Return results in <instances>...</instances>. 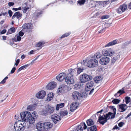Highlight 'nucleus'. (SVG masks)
<instances>
[{
	"label": "nucleus",
	"instance_id": "nucleus-1",
	"mask_svg": "<svg viewBox=\"0 0 131 131\" xmlns=\"http://www.w3.org/2000/svg\"><path fill=\"white\" fill-rule=\"evenodd\" d=\"M69 73L68 74L65 81L68 84H72L74 82L73 76L76 75V71L74 69H72L69 70Z\"/></svg>",
	"mask_w": 131,
	"mask_h": 131
},
{
	"label": "nucleus",
	"instance_id": "nucleus-2",
	"mask_svg": "<svg viewBox=\"0 0 131 131\" xmlns=\"http://www.w3.org/2000/svg\"><path fill=\"white\" fill-rule=\"evenodd\" d=\"M25 126V123L23 122H16L14 125L15 129L16 131H23Z\"/></svg>",
	"mask_w": 131,
	"mask_h": 131
},
{
	"label": "nucleus",
	"instance_id": "nucleus-3",
	"mask_svg": "<svg viewBox=\"0 0 131 131\" xmlns=\"http://www.w3.org/2000/svg\"><path fill=\"white\" fill-rule=\"evenodd\" d=\"M92 77L86 74H84L80 75L79 79L81 82L84 83L88 80L92 79Z\"/></svg>",
	"mask_w": 131,
	"mask_h": 131
},
{
	"label": "nucleus",
	"instance_id": "nucleus-4",
	"mask_svg": "<svg viewBox=\"0 0 131 131\" xmlns=\"http://www.w3.org/2000/svg\"><path fill=\"white\" fill-rule=\"evenodd\" d=\"M20 117L23 121H26L31 115L30 113L29 112H22L20 114Z\"/></svg>",
	"mask_w": 131,
	"mask_h": 131
},
{
	"label": "nucleus",
	"instance_id": "nucleus-5",
	"mask_svg": "<svg viewBox=\"0 0 131 131\" xmlns=\"http://www.w3.org/2000/svg\"><path fill=\"white\" fill-rule=\"evenodd\" d=\"M98 64V62L97 60L92 59L88 61L86 65L89 67L93 68L97 66Z\"/></svg>",
	"mask_w": 131,
	"mask_h": 131
},
{
	"label": "nucleus",
	"instance_id": "nucleus-6",
	"mask_svg": "<svg viewBox=\"0 0 131 131\" xmlns=\"http://www.w3.org/2000/svg\"><path fill=\"white\" fill-rule=\"evenodd\" d=\"M114 50L112 48L104 49L102 52V54L104 56H111L114 54Z\"/></svg>",
	"mask_w": 131,
	"mask_h": 131
},
{
	"label": "nucleus",
	"instance_id": "nucleus-7",
	"mask_svg": "<svg viewBox=\"0 0 131 131\" xmlns=\"http://www.w3.org/2000/svg\"><path fill=\"white\" fill-rule=\"evenodd\" d=\"M127 5L124 4L119 6V7L116 9V12L118 14H122L127 9Z\"/></svg>",
	"mask_w": 131,
	"mask_h": 131
},
{
	"label": "nucleus",
	"instance_id": "nucleus-8",
	"mask_svg": "<svg viewBox=\"0 0 131 131\" xmlns=\"http://www.w3.org/2000/svg\"><path fill=\"white\" fill-rule=\"evenodd\" d=\"M110 59L109 57L104 56L102 57L100 60V63L102 65H105L109 62Z\"/></svg>",
	"mask_w": 131,
	"mask_h": 131
},
{
	"label": "nucleus",
	"instance_id": "nucleus-9",
	"mask_svg": "<svg viewBox=\"0 0 131 131\" xmlns=\"http://www.w3.org/2000/svg\"><path fill=\"white\" fill-rule=\"evenodd\" d=\"M72 96L73 99L76 101L80 100L81 98L83 97L81 93H79L77 91H74L72 93Z\"/></svg>",
	"mask_w": 131,
	"mask_h": 131
},
{
	"label": "nucleus",
	"instance_id": "nucleus-10",
	"mask_svg": "<svg viewBox=\"0 0 131 131\" xmlns=\"http://www.w3.org/2000/svg\"><path fill=\"white\" fill-rule=\"evenodd\" d=\"M67 75L64 73H61L56 77V78L58 81L61 82L66 79Z\"/></svg>",
	"mask_w": 131,
	"mask_h": 131
},
{
	"label": "nucleus",
	"instance_id": "nucleus-11",
	"mask_svg": "<svg viewBox=\"0 0 131 131\" xmlns=\"http://www.w3.org/2000/svg\"><path fill=\"white\" fill-rule=\"evenodd\" d=\"M51 119L55 124H56L57 122L61 120L60 116L57 114H54L51 116Z\"/></svg>",
	"mask_w": 131,
	"mask_h": 131
},
{
	"label": "nucleus",
	"instance_id": "nucleus-12",
	"mask_svg": "<svg viewBox=\"0 0 131 131\" xmlns=\"http://www.w3.org/2000/svg\"><path fill=\"white\" fill-rule=\"evenodd\" d=\"M54 110V108L53 107L49 105H47L45 107V111L46 113L51 114L53 113Z\"/></svg>",
	"mask_w": 131,
	"mask_h": 131
},
{
	"label": "nucleus",
	"instance_id": "nucleus-13",
	"mask_svg": "<svg viewBox=\"0 0 131 131\" xmlns=\"http://www.w3.org/2000/svg\"><path fill=\"white\" fill-rule=\"evenodd\" d=\"M107 121L105 115H104L103 116L100 115L99 117L98 121L102 125H103Z\"/></svg>",
	"mask_w": 131,
	"mask_h": 131
},
{
	"label": "nucleus",
	"instance_id": "nucleus-14",
	"mask_svg": "<svg viewBox=\"0 0 131 131\" xmlns=\"http://www.w3.org/2000/svg\"><path fill=\"white\" fill-rule=\"evenodd\" d=\"M79 106L78 103L74 102L72 103L70 106V110L72 112H73Z\"/></svg>",
	"mask_w": 131,
	"mask_h": 131
},
{
	"label": "nucleus",
	"instance_id": "nucleus-15",
	"mask_svg": "<svg viewBox=\"0 0 131 131\" xmlns=\"http://www.w3.org/2000/svg\"><path fill=\"white\" fill-rule=\"evenodd\" d=\"M46 95V92L44 91H41L36 94V97L38 99H42Z\"/></svg>",
	"mask_w": 131,
	"mask_h": 131
},
{
	"label": "nucleus",
	"instance_id": "nucleus-16",
	"mask_svg": "<svg viewBox=\"0 0 131 131\" xmlns=\"http://www.w3.org/2000/svg\"><path fill=\"white\" fill-rule=\"evenodd\" d=\"M56 86V84L54 82H52L49 83L46 86L47 89L52 90L55 88Z\"/></svg>",
	"mask_w": 131,
	"mask_h": 131
},
{
	"label": "nucleus",
	"instance_id": "nucleus-17",
	"mask_svg": "<svg viewBox=\"0 0 131 131\" xmlns=\"http://www.w3.org/2000/svg\"><path fill=\"white\" fill-rule=\"evenodd\" d=\"M53 124L49 122L44 123L43 128L46 130H49L52 127Z\"/></svg>",
	"mask_w": 131,
	"mask_h": 131
},
{
	"label": "nucleus",
	"instance_id": "nucleus-18",
	"mask_svg": "<svg viewBox=\"0 0 131 131\" xmlns=\"http://www.w3.org/2000/svg\"><path fill=\"white\" fill-rule=\"evenodd\" d=\"M127 108V106L126 104H122L119 105L118 110L119 112H123L125 111Z\"/></svg>",
	"mask_w": 131,
	"mask_h": 131
},
{
	"label": "nucleus",
	"instance_id": "nucleus-19",
	"mask_svg": "<svg viewBox=\"0 0 131 131\" xmlns=\"http://www.w3.org/2000/svg\"><path fill=\"white\" fill-rule=\"evenodd\" d=\"M67 87L66 85H60L57 90V92L58 93H61L65 91L67 89Z\"/></svg>",
	"mask_w": 131,
	"mask_h": 131
},
{
	"label": "nucleus",
	"instance_id": "nucleus-20",
	"mask_svg": "<svg viewBox=\"0 0 131 131\" xmlns=\"http://www.w3.org/2000/svg\"><path fill=\"white\" fill-rule=\"evenodd\" d=\"M22 16V14L19 12H17L14 14L12 16V19H13L16 17L17 19H20Z\"/></svg>",
	"mask_w": 131,
	"mask_h": 131
},
{
	"label": "nucleus",
	"instance_id": "nucleus-21",
	"mask_svg": "<svg viewBox=\"0 0 131 131\" xmlns=\"http://www.w3.org/2000/svg\"><path fill=\"white\" fill-rule=\"evenodd\" d=\"M94 83L92 81H90L88 83L86 84V90L88 91L89 90H88L87 89H91Z\"/></svg>",
	"mask_w": 131,
	"mask_h": 131
},
{
	"label": "nucleus",
	"instance_id": "nucleus-22",
	"mask_svg": "<svg viewBox=\"0 0 131 131\" xmlns=\"http://www.w3.org/2000/svg\"><path fill=\"white\" fill-rule=\"evenodd\" d=\"M23 27L25 29H31L32 28V25L31 23L25 24L23 25Z\"/></svg>",
	"mask_w": 131,
	"mask_h": 131
},
{
	"label": "nucleus",
	"instance_id": "nucleus-23",
	"mask_svg": "<svg viewBox=\"0 0 131 131\" xmlns=\"http://www.w3.org/2000/svg\"><path fill=\"white\" fill-rule=\"evenodd\" d=\"M117 42L118 41L117 40H113V41L110 42L108 43L105 46V47H106L113 45L116 44L117 43Z\"/></svg>",
	"mask_w": 131,
	"mask_h": 131
},
{
	"label": "nucleus",
	"instance_id": "nucleus-24",
	"mask_svg": "<svg viewBox=\"0 0 131 131\" xmlns=\"http://www.w3.org/2000/svg\"><path fill=\"white\" fill-rule=\"evenodd\" d=\"M44 123L42 122H39L37 124L36 127L38 129L40 130L42 128H43Z\"/></svg>",
	"mask_w": 131,
	"mask_h": 131
},
{
	"label": "nucleus",
	"instance_id": "nucleus-25",
	"mask_svg": "<svg viewBox=\"0 0 131 131\" xmlns=\"http://www.w3.org/2000/svg\"><path fill=\"white\" fill-rule=\"evenodd\" d=\"M53 97V95L52 93H49L47 96V97L46 101H49L52 100Z\"/></svg>",
	"mask_w": 131,
	"mask_h": 131
},
{
	"label": "nucleus",
	"instance_id": "nucleus-26",
	"mask_svg": "<svg viewBox=\"0 0 131 131\" xmlns=\"http://www.w3.org/2000/svg\"><path fill=\"white\" fill-rule=\"evenodd\" d=\"M35 118L34 117L31 116L28 118V120H27L26 121L28 122L30 124H31L35 123Z\"/></svg>",
	"mask_w": 131,
	"mask_h": 131
},
{
	"label": "nucleus",
	"instance_id": "nucleus-27",
	"mask_svg": "<svg viewBox=\"0 0 131 131\" xmlns=\"http://www.w3.org/2000/svg\"><path fill=\"white\" fill-rule=\"evenodd\" d=\"M36 105L35 104L30 105L27 107V110L28 111H32L35 109Z\"/></svg>",
	"mask_w": 131,
	"mask_h": 131
},
{
	"label": "nucleus",
	"instance_id": "nucleus-28",
	"mask_svg": "<svg viewBox=\"0 0 131 131\" xmlns=\"http://www.w3.org/2000/svg\"><path fill=\"white\" fill-rule=\"evenodd\" d=\"M113 115V113L111 112H109L108 113L106 114L105 115V116L106 118L107 121L110 119H112L113 118H111L112 115Z\"/></svg>",
	"mask_w": 131,
	"mask_h": 131
},
{
	"label": "nucleus",
	"instance_id": "nucleus-29",
	"mask_svg": "<svg viewBox=\"0 0 131 131\" xmlns=\"http://www.w3.org/2000/svg\"><path fill=\"white\" fill-rule=\"evenodd\" d=\"M116 56L115 55V56L112 59V62L114 63L115 62L116 60L119 58L120 55L118 53L116 54Z\"/></svg>",
	"mask_w": 131,
	"mask_h": 131
},
{
	"label": "nucleus",
	"instance_id": "nucleus-30",
	"mask_svg": "<svg viewBox=\"0 0 131 131\" xmlns=\"http://www.w3.org/2000/svg\"><path fill=\"white\" fill-rule=\"evenodd\" d=\"M88 131H96L97 129L96 126L94 125L88 128Z\"/></svg>",
	"mask_w": 131,
	"mask_h": 131
},
{
	"label": "nucleus",
	"instance_id": "nucleus-31",
	"mask_svg": "<svg viewBox=\"0 0 131 131\" xmlns=\"http://www.w3.org/2000/svg\"><path fill=\"white\" fill-rule=\"evenodd\" d=\"M86 123L88 126L93 125L94 124V122L92 119H89L87 120Z\"/></svg>",
	"mask_w": 131,
	"mask_h": 131
},
{
	"label": "nucleus",
	"instance_id": "nucleus-32",
	"mask_svg": "<svg viewBox=\"0 0 131 131\" xmlns=\"http://www.w3.org/2000/svg\"><path fill=\"white\" fill-rule=\"evenodd\" d=\"M68 113V112L67 111L64 110L60 112V115L62 117L67 115Z\"/></svg>",
	"mask_w": 131,
	"mask_h": 131
},
{
	"label": "nucleus",
	"instance_id": "nucleus-33",
	"mask_svg": "<svg viewBox=\"0 0 131 131\" xmlns=\"http://www.w3.org/2000/svg\"><path fill=\"white\" fill-rule=\"evenodd\" d=\"M74 129V131H82L83 130L82 127L81 125L76 126Z\"/></svg>",
	"mask_w": 131,
	"mask_h": 131
},
{
	"label": "nucleus",
	"instance_id": "nucleus-34",
	"mask_svg": "<svg viewBox=\"0 0 131 131\" xmlns=\"http://www.w3.org/2000/svg\"><path fill=\"white\" fill-rule=\"evenodd\" d=\"M64 105V103H61L57 104L56 109L57 110H58L60 108L63 107Z\"/></svg>",
	"mask_w": 131,
	"mask_h": 131
},
{
	"label": "nucleus",
	"instance_id": "nucleus-35",
	"mask_svg": "<svg viewBox=\"0 0 131 131\" xmlns=\"http://www.w3.org/2000/svg\"><path fill=\"white\" fill-rule=\"evenodd\" d=\"M15 28L13 27L11 28L10 29H9L7 34H10L12 33L13 32H15Z\"/></svg>",
	"mask_w": 131,
	"mask_h": 131
},
{
	"label": "nucleus",
	"instance_id": "nucleus-36",
	"mask_svg": "<svg viewBox=\"0 0 131 131\" xmlns=\"http://www.w3.org/2000/svg\"><path fill=\"white\" fill-rule=\"evenodd\" d=\"M112 108L113 109L114 112L113 113V115H112L111 118H114L115 117L116 114V109L114 106H112Z\"/></svg>",
	"mask_w": 131,
	"mask_h": 131
},
{
	"label": "nucleus",
	"instance_id": "nucleus-37",
	"mask_svg": "<svg viewBox=\"0 0 131 131\" xmlns=\"http://www.w3.org/2000/svg\"><path fill=\"white\" fill-rule=\"evenodd\" d=\"M101 54L100 52H98L96 53L93 56L94 58L96 57V58H100L101 57Z\"/></svg>",
	"mask_w": 131,
	"mask_h": 131
},
{
	"label": "nucleus",
	"instance_id": "nucleus-38",
	"mask_svg": "<svg viewBox=\"0 0 131 131\" xmlns=\"http://www.w3.org/2000/svg\"><path fill=\"white\" fill-rule=\"evenodd\" d=\"M130 101H131V100H130V97L127 96L125 97V102L126 104H128Z\"/></svg>",
	"mask_w": 131,
	"mask_h": 131
},
{
	"label": "nucleus",
	"instance_id": "nucleus-39",
	"mask_svg": "<svg viewBox=\"0 0 131 131\" xmlns=\"http://www.w3.org/2000/svg\"><path fill=\"white\" fill-rule=\"evenodd\" d=\"M112 102L115 104H117L120 102V100L117 99H115L112 101Z\"/></svg>",
	"mask_w": 131,
	"mask_h": 131
},
{
	"label": "nucleus",
	"instance_id": "nucleus-40",
	"mask_svg": "<svg viewBox=\"0 0 131 131\" xmlns=\"http://www.w3.org/2000/svg\"><path fill=\"white\" fill-rule=\"evenodd\" d=\"M86 60H83V61H82L80 63H79L77 64L78 66L80 64H81L82 67H83V66L85 65V64L86 63Z\"/></svg>",
	"mask_w": 131,
	"mask_h": 131
},
{
	"label": "nucleus",
	"instance_id": "nucleus-41",
	"mask_svg": "<svg viewBox=\"0 0 131 131\" xmlns=\"http://www.w3.org/2000/svg\"><path fill=\"white\" fill-rule=\"evenodd\" d=\"M45 43V42H38V43H37L36 45V47H40L42 45H43Z\"/></svg>",
	"mask_w": 131,
	"mask_h": 131
},
{
	"label": "nucleus",
	"instance_id": "nucleus-42",
	"mask_svg": "<svg viewBox=\"0 0 131 131\" xmlns=\"http://www.w3.org/2000/svg\"><path fill=\"white\" fill-rule=\"evenodd\" d=\"M85 2V0H79L78 2L79 4L80 5H83Z\"/></svg>",
	"mask_w": 131,
	"mask_h": 131
},
{
	"label": "nucleus",
	"instance_id": "nucleus-43",
	"mask_svg": "<svg viewBox=\"0 0 131 131\" xmlns=\"http://www.w3.org/2000/svg\"><path fill=\"white\" fill-rule=\"evenodd\" d=\"M70 34V32H68L64 34L60 38H62L65 37H66L69 36Z\"/></svg>",
	"mask_w": 131,
	"mask_h": 131
},
{
	"label": "nucleus",
	"instance_id": "nucleus-44",
	"mask_svg": "<svg viewBox=\"0 0 131 131\" xmlns=\"http://www.w3.org/2000/svg\"><path fill=\"white\" fill-rule=\"evenodd\" d=\"M101 77H97L95 79V80L96 83H97L101 80Z\"/></svg>",
	"mask_w": 131,
	"mask_h": 131
},
{
	"label": "nucleus",
	"instance_id": "nucleus-45",
	"mask_svg": "<svg viewBox=\"0 0 131 131\" xmlns=\"http://www.w3.org/2000/svg\"><path fill=\"white\" fill-rule=\"evenodd\" d=\"M83 69H81L80 68H79L77 70V74H76V75H77L79 74L80 73L83 71Z\"/></svg>",
	"mask_w": 131,
	"mask_h": 131
},
{
	"label": "nucleus",
	"instance_id": "nucleus-46",
	"mask_svg": "<svg viewBox=\"0 0 131 131\" xmlns=\"http://www.w3.org/2000/svg\"><path fill=\"white\" fill-rule=\"evenodd\" d=\"M15 39H17V40L16 41H20L21 40V37L20 36H19L17 35H16L15 36Z\"/></svg>",
	"mask_w": 131,
	"mask_h": 131
},
{
	"label": "nucleus",
	"instance_id": "nucleus-47",
	"mask_svg": "<svg viewBox=\"0 0 131 131\" xmlns=\"http://www.w3.org/2000/svg\"><path fill=\"white\" fill-rule=\"evenodd\" d=\"M8 78V77H6L2 81L0 82V84H3L6 81V80H7Z\"/></svg>",
	"mask_w": 131,
	"mask_h": 131
},
{
	"label": "nucleus",
	"instance_id": "nucleus-48",
	"mask_svg": "<svg viewBox=\"0 0 131 131\" xmlns=\"http://www.w3.org/2000/svg\"><path fill=\"white\" fill-rule=\"evenodd\" d=\"M109 18V16L108 15H104L102 16L101 17L102 19H106L108 18Z\"/></svg>",
	"mask_w": 131,
	"mask_h": 131
},
{
	"label": "nucleus",
	"instance_id": "nucleus-49",
	"mask_svg": "<svg viewBox=\"0 0 131 131\" xmlns=\"http://www.w3.org/2000/svg\"><path fill=\"white\" fill-rule=\"evenodd\" d=\"M31 116H32L33 117H34V118H36V113L35 112H33L32 113L31 115Z\"/></svg>",
	"mask_w": 131,
	"mask_h": 131
},
{
	"label": "nucleus",
	"instance_id": "nucleus-50",
	"mask_svg": "<svg viewBox=\"0 0 131 131\" xmlns=\"http://www.w3.org/2000/svg\"><path fill=\"white\" fill-rule=\"evenodd\" d=\"M21 7H20L18 8H13V10H15V11H16L17 10H20L21 9Z\"/></svg>",
	"mask_w": 131,
	"mask_h": 131
},
{
	"label": "nucleus",
	"instance_id": "nucleus-51",
	"mask_svg": "<svg viewBox=\"0 0 131 131\" xmlns=\"http://www.w3.org/2000/svg\"><path fill=\"white\" fill-rule=\"evenodd\" d=\"M29 66V64H26L24 65L23 66H22L21 67L22 68V69H24V68H26L27 67H28Z\"/></svg>",
	"mask_w": 131,
	"mask_h": 131
},
{
	"label": "nucleus",
	"instance_id": "nucleus-52",
	"mask_svg": "<svg viewBox=\"0 0 131 131\" xmlns=\"http://www.w3.org/2000/svg\"><path fill=\"white\" fill-rule=\"evenodd\" d=\"M20 60L19 59H18L16 60V61H15V65L17 66H18L19 62Z\"/></svg>",
	"mask_w": 131,
	"mask_h": 131
},
{
	"label": "nucleus",
	"instance_id": "nucleus-53",
	"mask_svg": "<svg viewBox=\"0 0 131 131\" xmlns=\"http://www.w3.org/2000/svg\"><path fill=\"white\" fill-rule=\"evenodd\" d=\"M120 128L117 125L115 126L113 128V130H114L115 129L119 130Z\"/></svg>",
	"mask_w": 131,
	"mask_h": 131
},
{
	"label": "nucleus",
	"instance_id": "nucleus-54",
	"mask_svg": "<svg viewBox=\"0 0 131 131\" xmlns=\"http://www.w3.org/2000/svg\"><path fill=\"white\" fill-rule=\"evenodd\" d=\"M15 70H16L15 68L14 67H13L11 71H10L11 73L13 74V73H14V72H15Z\"/></svg>",
	"mask_w": 131,
	"mask_h": 131
},
{
	"label": "nucleus",
	"instance_id": "nucleus-55",
	"mask_svg": "<svg viewBox=\"0 0 131 131\" xmlns=\"http://www.w3.org/2000/svg\"><path fill=\"white\" fill-rule=\"evenodd\" d=\"M8 13L9 15V16L10 17H11L13 14V13L12 11L10 10H9L8 11Z\"/></svg>",
	"mask_w": 131,
	"mask_h": 131
},
{
	"label": "nucleus",
	"instance_id": "nucleus-56",
	"mask_svg": "<svg viewBox=\"0 0 131 131\" xmlns=\"http://www.w3.org/2000/svg\"><path fill=\"white\" fill-rule=\"evenodd\" d=\"M24 34V33L23 32L21 31H20L18 33V36H22Z\"/></svg>",
	"mask_w": 131,
	"mask_h": 131
},
{
	"label": "nucleus",
	"instance_id": "nucleus-57",
	"mask_svg": "<svg viewBox=\"0 0 131 131\" xmlns=\"http://www.w3.org/2000/svg\"><path fill=\"white\" fill-rule=\"evenodd\" d=\"M118 92L119 93V94H120V95L125 92L124 91L122 90H120Z\"/></svg>",
	"mask_w": 131,
	"mask_h": 131
},
{
	"label": "nucleus",
	"instance_id": "nucleus-58",
	"mask_svg": "<svg viewBox=\"0 0 131 131\" xmlns=\"http://www.w3.org/2000/svg\"><path fill=\"white\" fill-rule=\"evenodd\" d=\"M29 9V8L28 7L27 8H25L24 10L23 11L24 13H26L27 10Z\"/></svg>",
	"mask_w": 131,
	"mask_h": 131
},
{
	"label": "nucleus",
	"instance_id": "nucleus-59",
	"mask_svg": "<svg viewBox=\"0 0 131 131\" xmlns=\"http://www.w3.org/2000/svg\"><path fill=\"white\" fill-rule=\"evenodd\" d=\"M14 4V3L13 2H9L8 3V5L10 6H13Z\"/></svg>",
	"mask_w": 131,
	"mask_h": 131
},
{
	"label": "nucleus",
	"instance_id": "nucleus-60",
	"mask_svg": "<svg viewBox=\"0 0 131 131\" xmlns=\"http://www.w3.org/2000/svg\"><path fill=\"white\" fill-rule=\"evenodd\" d=\"M38 57H37V58H36L34 60H33L31 62V63H30L29 64V65L30 64H31V65H32V64L38 58Z\"/></svg>",
	"mask_w": 131,
	"mask_h": 131
},
{
	"label": "nucleus",
	"instance_id": "nucleus-61",
	"mask_svg": "<svg viewBox=\"0 0 131 131\" xmlns=\"http://www.w3.org/2000/svg\"><path fill=\"white\" fill-rule=\"evenodd\" d=\"M124 124V123L122 122H121L119 123L118 125L120 127H122L123 126V124Z\"/></svg>",
	"mask_w": 131,
	"mask_h": 131
},
{
	"label": "nucleus",
	"instance_id": "nucleus-62",
	"mask_svg": "<svg viewBox=\"0 0 131 131\" xmlns=\"http://www.w3.org/2000/svg\"><path fill=\"white\" fill-rule=\"evenodd\" d=\"M83 127L84 129H86L87 128V126H86V124H85V123H83Z\"/></svg>",
	"mask_w": 131,
	"mask_h": 131
},
{
	"label": "nucleus",
	"instance_id": "nucleus-63",
	"mask_svg": "<svg viewBox=\"0 0 131 131\" xmlns=\"http://www.w3.org/2000/svg\"><path fill=\"white\" fill-rule=\"evenodd\" d=\"M34 51L33 50H32L28 52V54L29 55H30L34 53Z\"/></svg>",
	"mask_w": 131,
	"mask_h": 131
},
{
	"label": "nucleus",
	"instance_id": "nucleus-64",
	"mask_svg": "<svg viewBox=\"0 0 131 131\" xmlns=\"http://www.w3.org/2000/svg\"><path fill=\"white\" fill-rule=\"evenodd\" d=\"M120 95V94H119V93L118 91L117 93L115 94V96H119Z\"/></svg>",
	"mask_w": 131,
	"mask_h": 131
}]
</instances>
